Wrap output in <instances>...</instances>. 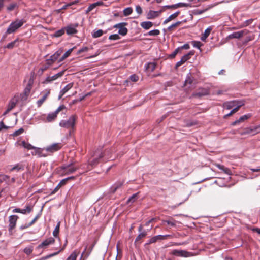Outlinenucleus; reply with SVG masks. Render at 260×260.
Segmentation results:
<instances>
[{
    "mask_svg": "<svg viewBox=\"0 0 260 260\" xmlns=\"http://www.w3.org/2000/svg\"><path fill=\"white\" fill-rule=\"evenodd\" d=\"M60 53H59L58 51L56 52L55 53H54L53 55H52L50 57V59L48 60V63L49 64V65H51L52 62L55 61L57 59Z\"/></svg>",
    "mask_w": 260,
    "mask_h": 260,
    "instance_id": "c756f323",
    "label": "nucleus"
},
{
    "mask_svg": "<svg viewBox=\"0 0 260 260\" xmlns=\"http://www.w3.org/2000/svg\"><path fill=\"white\" fill-rule=\"evenodd\" d=\"M64 33V29H61L60 30H57L55 32L53 35L54 37H59L61 36Z\"/></svg>",
    "mask_w": 260,
    "mask_h": 260,
    "instance_id": "37998d69",
    "label": "nucleus"
},
{
    "mask_svg": "<svg viewBox=\"0 0 260 260\" xmlns=\"http://www.w3.org/2000/svg\"><path fill=\"white\" fill-rule=\"evenodd\" d=\"M9 179V176L6 175H0V183L4 181H7Z\"/></svg>",
    "mask_w": 260,
    "mask_h": 260,
    "instance_id": "de8ad7c7",
    "label": "nucleus"
},
{
    "mask_svg": "<svg viewBox=\"0 0 260 260\" xmlns=\"http://www.w3.org/2000/svg\"><path fill=\"white\" fill-rule=\"evenodd\" d=\"M238 102L233 101L226 104V106L228 109H231L233 107L237 106Z\"/></svg>",
    "mask_w": 260,
    "mask_h": 260,
    "instance_id": "79ce46f5",
    "label": "nucleus"
},
{
    "mask_svg": "<svg viewBox=\"0 0 260 260\" xmlns=\"http://www.w3.org/2000/svg\"><path fill=\"white\" fill-rule=\"evenodd\" d=\"M129 79L133 82H136L139 79V77L135 74H133L129 77Z\"/></svg>",
    "mask_w": 260,
    "mask_h": 260,
    "instance_id": "6e6d98bb",
    "label": "nucleus"
},
{
    "mask_svg": "<svg viewBox=\"0 0 260 260\" xmlns=\"http://www.w3.org/2000/svg\"><path fill=\"white\" fill-rule=\"evenodd\" d=\"M95 8V4H91L87 8V9L86 11V13H88L89 12H90L91 10H92L93 9Z\"/></svg>",
    "mask_w": 260,
    "mask_h": 260,
    "instance_id": "bf43d9fd",
    "label": "nucleus"
},
{
    "mask_svg": "<svg viewBox=\"0 0 260 260\" xmlns=\"http://www.w3.org/2000/svg\"><path fill=\"white\" fill-rule=\"evenodd\" d=\"M247 31L246 30H241L240 31L234 32L230 35H229L226 39H239L241 37H243L244 35H246Z\"/></svg>",
    "mask_w": 260,
    "mask_h": 260,
    "instance_id": "6e6552de",
    "label": "nucleus"
},
{
    "mask_svg": "<svg viewBox=\"0 0 260 260\" xmlns=\"http://www.w3.org/2000/svg\"><path fill=\"white\" fill-rule=\"evenodd\" d=\"M66 245H64V247ZM64 247H62L61 248H59V249L57 250L56 251H55L53 253H50L49 254H48L47 255H46L45 256H44L43 257V259H48L49 258H50L53 256H55L56 255H57V254H58L61 250H62L63 249Z\"/></svg>",
    "mask_w": 260,
    "mask_h": 260,
    "instance_id": "473e14b6",
    "label": "nucleus"
},
{
    "mask_svg": "<svg viewBox=\"0 0 260 260\" xmlns=\"http://www.w3.org/2000/svg\"><path fill=\"white\" fill-rule=\"evenodd\" d=\"M91 246V245H89ZM93 248V246H87L85 248L84 250L82 252L80 260H85L90 254L91 251Z\"/></svg>",
    "mask_w": 260,
    "mask_h": 260,
    "instance_id": "dca6fc26",
    "label": "nucleus"
},
{
    "mask_svg": "<svg viewBox=\"0 0 260 260\" xmlns=\"http://www.w3.org/2000/svg\"><path fill=\"white\" fill-rule=\"evenodd\" d=\"M60 169L62 171V174L63 175H68L75 172L78 168L73 166L72 163L69 165H64L60 167Z\"/></svg>",
    "mask_w": 260,
    "mask_h": 260,
    "instance_id": "39448f33",
    "label": "nucleus"
},
{
    "mask_svg": "<svg viewBox=\"0 0 260 260\" xmlns=\"http://www.w3.org/2000/svg\"><path fill=\"white\" fill-rule=\"evenodd\" d=\"M80 253V252L79 250H75L66 260H76L77 256L79 255Z\"/></svg>",
    "mask_w": 260,
    "mask_h": 260,
    "instance_id": "412c9836",
    "label": "nucleus"
},
{
    "mask_svg": "<svg viewBox=\"0 0 260 260\" xmlns=\"http://www.w3.org/2000/svg\"><path fill=\"white\" fill-rule=\"evenodd\" d=\"M65 109H66L65 106L63 105H61L55 110V111L54 112L57 115V114H58V113L59 112L62 111L63 110H64Z\"/></svg>",
    "mask_w": 260,
    "mask_h": 260,
    "instance_id": "864d4df0",
    "label": "nucleus"
},
{
    "mask_svg": "<svg viewBox=\"0 0 260 260\" xmlns=\"http://www.w3.org/2000/svg\"><path fill=\"white\" fill-rule=\"evenodd\" d=\"M88 50V48L87 47H84L82 48H81L80 50H78L77 54H80L84 52H86Z\"/></svg>",
    "mask_w": 260,
    "mask_h": 260,
    "instance_id": "69168bd1",
    "label": "nucleus"
},
{
    "mask_svg": "<svg viewBox=\"0 0 260 260\" xmlns=\"http://www.w3.org/2000/svg\"><path fill=\"white\" fill-rule=\"evenodd\" d=\"M24 22L23 20H17L12 22L6 30V35L3 36V39H5L7 35L13 33L15 31H16L18 28H19L23 25Z\"/></svg>",
    "mask_w": 260,
    "mask_h": 260,
    "instance_id": "f03ea898",
    "label": "nucleus"
},
{
    "mask_svg": "<svg viewBox=\"0 0 260 260\" xmlns=\"http://www.w3.org/2000/svg\"><path fill=\"white\" fill-rule=\"evenodd\" d=\"M50 93V89H46L42 92V94H43L42 97L37 102L38 107H40L43 104Z\"/></svg>",
    "mask_w": 260,
    "mask_h": 260,
    "instance_id": "ddd939ff",
    "label": "nucleus"
},
{
    "mask_svg": "<svg viewBox=\"0 0 260 260\" xmlns=\"http://www.w3.org/2000/svg\"><path fill=\"white\" fill-rule=\"evenodd\" d=\"M140 25L144 29H149L153 26V23L150 21H144L142 22Z\"/></svg>",
    "mask_w": 260,
    "mask_h": 260,
    "instance_id": "b1692460",
    "label": "nucleus"
},
{
    "mask_svg": "<svg viewBox=\"0 0 260 260\" xmlns=\"http://www.w3.org/2000/svg\"><path fill=\"white\" fill-rule=\"evenodd\" d=\"M180 50V48H178L175 50V51L170 55L171 58L174 57Z\"/></svg>",
    "mask_w": 260,
    "mask_h": 260,
    "instance_id": "338daca9",
    "label": "nucleus"
},
{
    "mask_svg": "<svg viewBox=\"0 0 260 260\" xmlns=\"http://www.w3.org/2000/svg\"><path fill=\"white\" fill-rule=\"evenodd\" d=\"M190 7V4L189 3H179L174 5V7L175 9L178 8L179 7Z\"/></svg>",
    "mask_w": 260,
    "mask_h": 260,
    "instance_id": "4c0bfd02",
    "label": "nucleus"
},
{
    "mask_svg": "<svg viewBox=\"0 0 260 260\" xmlns=\"http://www.w3.org/2000/svg\"><path fill=\"white\" fill-rule=\"evenodd\" d=\"M194 78H192L190 75V74H189L187 78L185 81L184 85L187 86L188 85H191L194 82Z\"/></svg>",
    "mask_w": 260,
    "mask_h": 260,
    "instance_id": "c85d7f7f",
    "label": "nucleus"
},
{
    "mask_svg": "<svg viewBox=\"0 0 260 260\" xmlns=\"http://www.w3.org/2000/svg\"><path fill=\"white\" fill-rule=\"evenodd\" d=\"M160 15V12L150 10L147 14V18L148 19H154L158 17Z\"/></svg>",
    "mask_w": 260,
    "mask_h": 260,
    "instance_id": "6ab92c4d",
    "label": "nucleus"
},
{
    "mask_svg": "<svg viewBox=\"0 0 260 260\" xmlns=\"http://www.w3.org/2000/svg\"><path fill=\"white\" fill-rule=\"evenodd\" d=\"M17 103V99L13 98L9 102L7 108L9 109L10 110H12L16 106Z\"/></svg>",
    "mask_w": 260,
    "mask_h": 260,
    "instance_id": "2f4dec72",
    "label": "nucleus"
},
{
    "mask_svg": "<svg viewBox=\"0 0 260 260\" xmlns=\"http://www.w3.org/2000/svg\"><path fill=\"white\" fill-rule=\"evenodd\" d=\"M192 247L191 248L193 250L192 251H187L182 250H174L172 251V253L173 255L180 257H188L196 255L199 253L200 251L203 250V249L201 248H200L199 250L197 249L198 248V245H192Z\"/></svg>",
    "mask_w": 260,
    "mask_h": 260,
    "instance_id": "f257e3e1",
    "label": "nucleus"
},
{
    "mask_svg": "<svg viewBox=\"0 0 260 260\" xmlns=\"http://www.w3.org/2000/svg\"><path fill=\"white\" fill-rule=\"evenodd\" d=\"M136 11L139 15L141 14L143 12L142 9L139 5H137L136 6Z\"/></svg>",
    "mask_w": 260,
    "mask_h": 260,
    "instance_id": "052dcab7",
    "label": "nucleus"
},
{
    "mask_svg": "<svg viewBox=\"0 0 260 260\" xmlns=\"http://www.w3.org/2000/svg\"><path fill=\"white\" fill-rule=\"evenodd\" d=\"M153 228V225H151L149 228L144 229L142 224H140L138 228L139 234L137 236L135 239L136 243L142 242L141 240L144 238L147 235L148 232L150 231Z\"/></svg>",
    "mask_w": 260,
    "mask_h": 260,
    "instance_id": "7ed1b4c3",
    "label": "nucleus"
},
{
    "mask_svg": "<svg viewBox=\"0 0 260 260\" xmlns=\"http://www.w3.org/2000/svg\"><path fill=\"white\" fill-rule=\"evenodd\" d=\"M62 145L61 143H54L51 145L50 146L47 147L45 148V150H46V151L53 153L54 152L59 150L62 147Z\"/></svg>",
    "mask_w": 260,
    "mask_h": 260,
    "instance_id": "1a4fd4ad",
    "label": "nucleus"
},
{
    "mask_svg": "<svg viewBox=\"0 0 260 260\" xmlns=\"http://www.w3.org/2000/svg\"><path fill=\"white\" fill-rule=\"evenodd\" d=\"M18 218V217L17 215H11L10 216H9V231L10 232H11L12 231L15 227L16 222H17Z\"/></svg>",
    "mask_w": 260,
    "mask_h": 260,
    "instance_id": "9d476101",
    "label": "nucleus"
},
{
    "mask_svg": "<svg viewBox=\"0 0 260 260\" xmlns=\"http://www.w3.org/2000/svg\"><path fill=\"white\" fill-rule=\"evenodd\" d=\"M179 14V12H176L175 13H174V14L171 15L168 18H167L164 22V24H167V23H168L169 22H170V21L174 19L175 18H176L178 16V15Z\"/></svg>",
    "mask_w": 260,
    "mask_h": 260,
    "instance_id": "5701e85b",
    "label": "nucleus"
},
{
    "mask_svg": "<svg viewBox=\"0 0 260 260\" xmlns=\"http://www.w3.org/2000/svg\"><path fill=\"white\" fill-rule=\"evenodd\" d=\"M74 47L71 49H70L67 51H66L64 54L63 55V59H65L68 57L71 53L72 51L73 50Z\"/></svg>",
    "mask_w": 260,
    "mask_h": 260,
    "instance_id": "603ef678",
    "label": "nucleus"
},
{
    "mask_svg": "<svg viewBox=\"0 0 260 260\" xmlns=\"http://www.w3.org/2000/svg\"><path fill=\"white\" fill-rule=\"evenodd\" d=\"M78 24H76L75 26L72 25L68 26L66 28V32L68 35H73L74 34H76L77 32V30L76 29V27L78 26Z\"/></svg>",
    "mask_w": 260,
    "mask_h": 260,
    "instance_id": "aec40b11",
    "label": "nucleus"
},
{
    "mask_svg": "<svg viewBox=\"0 0 260 260\" xmlns=\"http://www.w3.org/2000/svg\"><path fill=\"white\" fill-rule=\"evenodd\" d=\"M17 41H18L17 40H15L14 41L9 43L6 46V48L9 49L13 48L16 46V44L17 42Z\"/></svg>",
    "mask_w": 260,
    "mask_h": 260,
    "instance_id": "c03bdc74",
    "label": "nucleus"
},
{
    "mask_svg": "<svg viewBox=\"0 0 260 260\" xmlns=\"http://www.w3.org/2000/svg\"><path fill=\"white\" fill-rule=\"evenodd\" d=\"M252 231L256 233L258 235H260V229L258 228H254L252 229Z\"/></svg>",
    "mask_w": 260,
    "mask_h": 260,
    "instance_id": "774afa93",
    "label": "nucleus"
},
{
    "mask_svg": "<svg viewBox=\"0 0 260 260\" xmlns=\"http://www.w3.org/2000/svg\"><path fill=\"white\" fill-rule=\"evenodd\" d=\"M24 132V129L22 128L19 129L18 130L16 131L14 134L13 136H17L20 134H21Z\"/></svg>",
    "mask_w": 260,
    "mask_h": 260,
    "instance_id": "13d9d810",
    "label": "nucleus"
},
{
    "mask_svg": "<svg viewBox=\"0 0 260 260\" xmlns=\"http://www.w3.org/2000/svg\"><path fill=\"white\" fill-rule=\"evenodd\" d=\"M212 30V28L211 27H208L204 31V34L201 37V39L202 41H205L206 38L209 36L211 31Z\"/></svg>",
    "mask_w": 260,
    "mask_h": 260,
    "instance_id": "393cba45",
    "label": "nucleus"
},
{
    "mask_svg": "<svg viewBox=\"0 0 260 260\" xmlns=\"http://www.w3.org/2000/svg\"><path fill=\"white\" fill-rule=\"evenodd\" d=\"M123 182H117L114 184L111 188V192L114 193L117 189L123 185Z\"/></svg>",
    "mask_w": 260,
    "mask_h": 260,
    "instance_id": "cd10ccee",
    "label": "nucleus"
},
{
    "mask_svg": "<svg viewBox=\"0 0 260 260\" xmlns=\"http://www.w3.org/2000/svg\"><path fill=\"white\" fill-rule=\"evenodd\" d=\"M120 39V37L118 34L111 35L109 37V39L111 40H117Z\"/></svg>",
    "mask_w": 260,
    "mask_h": 260,
    "instance_id": "09e8293b",
    "label": "nucleus"
},
{
    "mask_svg": "<svg viewBox=\"0 0 260 260\" xmlns=\"http://www.w3.org/2000/svg\"><path fill=\"white\" fill-rule=\"evenodd\" d=\"M209 94V91L206 88H199L196 92L192 94V96L200 98Z\"/></svg>",
    "mask_w": 260,
    "mask_h": 260,
    "instance_id": "9b49d317",
    "label": "nucleus"
},
{
    "mask_svg": "<svg viewBox=\"0 0 260 260\" xmlns=\"http://www.w3.org/2000/svg\"><path fill=\"white\" fill-rule=\"evenodd\" d=\"M127 24L126 23L121 22L115 24L113 27L118 29V34L122 36H125L127 33V29L125 27Z\"/></svg>",
    "mask_w": 260,
    "mask_h": 260,
    "instance_id": "423d86ee",
    "label": "nucleus"
},
{
    "mask_svg": "<svg viewBox=\"0 0 260 260\" xmlns=\"http://www.w3.org/2000/svg\"><path fill=\"white\" fill-rule=\"evenodd\" d=\"M32 251V247L28 246L24 248V252L27 255L30 254Z\"/></svg>",
    "mask_w": 260,
    "mask_h": 260,
    "instance_id": "8fccbe9b",
    "label": "nucleus"
},
{
    "mask_svg": "<svg viewBox=\"0 0 260 260\" xmlns=\"http://www.w3.org/2000/svg\"><path fill=\"white\" fill-rule=\"evenodd\" d=\"M97 153H98L97 155H96L95 154H94V156H96V157H95L90 162V165L92 166V167H94L98 163H99V160L101 158H102L103 156H104V155L102 153V152H96Z\"/></svg>",
    "mask_w": 260,
    "mask_h": 260,
    "instance_id": "f3484780",
    "label": "nucleus"
},
{
    "mask_svg": "<svg viewBox=\"0 0 260 260\" xmlns=\"http://www.w3.org/2000/svg\"><path fill=\"white\" fill-rule=\"evenodd\" d=\"M21 145H22L23 147H24V148H25L28 150H31V149H33L35 148L31 144H30L28 143H26L25 141H22L21 142Z\"/></svg>",
    "mask_w": 260,
    "mask_h": 260,
    "instance_id": "ea45409f",
    "label": "nucleus"
},
{
    "mask_svg": "<svg viewBox=\"0 0 260 260\" xmlns=\"http://www.w3.org/2000/svg\"><path fill=\"white\" fill-rule=\"evenodd\" d=\"M193 54H194V52L193 51H190L187 54H186L184 55V56H183L182 57L181 60L176 63V67H179L181 65H182V64H183L187 60L189 59L190 57L191 56H192Z\"/></svg>",
    "mask_w": 260,
    "mask_h": 260,
    "instance_id": "4468645a",
    "label": "nucleus"
},
{
    "mask_svg": "<svg viewBox=\"0 0 260 260\" xmlns=\"http://www.w3.org/2000/svg\"><path fill=\"white\" fill-rule=\"evenodd\" d=\"M176 221L173 219V218H171L169 220H162V224H165V223H167L168 225H170V226H175L176 224Z\"/></svg>",
    "mask_w": 260,
    "mask_h": 260,
    "instance_id": "7c9ffc66",
    "label": "nucleus"
},
{
    "mask_svg": "<svg viewBox=\"0 0 260 260\" xmlns=\"http://www.w3.org/2000/svg\"><path fill=\"white\" fill-rule=\"evenodd\" d=\"M133 12V9L131 7H127L124 9L123 15L125 16L129 15Z\"/></svg>",
    "mask_w": 260,
    "mask_h": 260,
    "instance_id": "a19ab883",
    "label": "nucleus"
},
{
    "mask_svg": "<svg viewBox=\"0 0 260 260\" xmlns=\"http://www.w3.org/2000/svg\"><path fill=\"white\" fill-rule=\"evenodd\" d=\"M169 237H170V235H157L150 238L149 243H148L147 244H152L156 242L160 243L162 242L163 240L166 239L167 238Z\"/></svg>",
    "mask_w": 260,
    "mask_h": 260,
    "instance_id": "0eeeda50",
    "label": "nucleus"
},
{
    "mask_svg": "<svg viewBox=\"0 0 260 260\" xmlns=\"http://www.w3.org/2000/svg\"><path fill=\"white\" fill-rule=\"evenodd\" d=\"M36 219H33L29 224H28L27 225H26L25 226H21V229H24L25 228H27L30 226H31V225H32L35 222H36Z\"/></svg>",
    "mask_w": 260,
    "mask_h": 260,
    "instance_id": "e2e57ef3",
    "label": "nucleus"
},
{
    "mask_svg": "<svg viewBox=\"0 0 260 260\" xmlns=\"http://www.w3.org/2000/svg\"><path fill=\"white\" fill-rule=\"evenodd\" d=\"M103 34V31L102 29H99L95 31L92 34V37L94 38H96L102 36Z\"/></svg>",
    "mask_w": 260,
    "mask_h": 260,
    "instance_id": "58836bf2",
    "label": "nucleus"
},
{
    "mask_svg": "<svg viewBox=\"0 0 260 260\" xmlns=\"http://www.w3.org/2000/svg\"><path fill=\"white\" fill-rule=\"evenodd\" d=\"M145 67L146 70L152 72L156 68V63L154 62H149L145 66Z\"/></svg>",
    "mask_w": 260,
    "mask_h": 260,
    "instance_id": "72a5a7b5",
    "label": "nucleus"
},
{
    "mask_svg": "<svg viewBox=\"0 0 260 260\" xmlns=\"http://www.w3.org/2000/svg\"><path fill=\"white\" fill-rule=\"evenodd\" d=\"M36 219H33L29 224H28L27 225H26L25 226H21V229H24L25 228H27L30 226H31V225H32L35 222H36Z\"/></svg>",
    "mask_w": 260,
    "mask_h": 260,
    "instance_id": "680f3d73",
    "label": "nucleus"
},
{
    "mask_svg": "<svg viewBox=\"0 0 260 260\" xmlns=\"http://www.w3.org/2000/svg\"><path fill=\"white\" fill-rule=\"evenodd\" d=\"M260 128V125L254 127L253 128H249L246 129L245 132V134H251L252 135H255L257 134L258 132H257V129Z\"/></svg>",
    "mask_w": 260,
    "mask_h": 260,
    "instance_id": "4be33fe9",
    "label": "nucleus"
},
{
    "mask_svg": "<svg viewBox=\"0 0 260 260\" xmlns=\"http://www.w3.org/2000/svg\"><path fill=\"white\" fill-rule=\"evenodd\" d=\"M59 241V238L56 239V238H50L45 241L42 243V244H52L55 242H58Z\"/></svg>",
    "mask_w": 260,
    "mask_h": 260,
    "instance_id": "c9c22d12",
    "label": "nucleus"
},
{
    "mask_svg": "<svg viewBox=\"0 0 260 260\" xmlns=\"http://www.w3.org/2000/svg\"><path fill=\"white\" fill-rule=\"evenodd\" d=\"M181 24V22L180 21H178V22H177L173 24H172L171 25H170L168 28V29L169 30H172V29H173L174 28H175L176 27H177L178 26H179L180 24Z\"/></svg>",
    "mask_w": 260,
    "mask_h": 260,
    "instance_id": "49530a36",
    "label": "nucleus"
},
{
    "mask_svg": "<svg viewBox=\"0 0 260 260\" xmlns=\"http://www.w3.org/2000/svg\"><path fill=\"white\" fill-rule=\"evenodd\" d=\"M65 109H66L65 106L63 105H61L55 110V111L54 112L57 115V114H58V113L59 112L62 111L63 110H64Z\"/></svg>",
    "mask_w": 260,
    "mask_h": 260,
    "instance_id": "5fc2aeb1",
    "label": "nucleus"
},
{
    "mask_svg": "<svg viewBox=\"0 0 260 260\" xmlns=\"http://www.w3.org/2000/svg\"><path fill=\"white\" fill-rule=\"evenodd\" d=\"M60 224V222H58L53 232V235L54 237L55 238H56V239H58V235L59 232Z\"/></svg>",
    "mask_w": 260,
    "mask_h": 260,
    "instance_id": "f704fd0d",
    "label": "nucleus"
},
{
    "mask_svg": "<svg viewBox=\"0 0 260 260\" xmlns=\"http://www.w3.org/2000/svg\"><path fill=\"white\" fill-rule=\"evenodd\" d=\"M73 86V83H70L67 84L59 92V94L58 96V99L60 100L61 99L62 96L68 91Z\"/></svg>",
    "mask_w": 260,
    "mask_h": 260,
    "instance_id": "a211bd4d",
    "label": "nucleus"
},
{
    "mask_svg": "<svg viewBox=\"0 0 260 260\" xmlns=\"http://www.w3.org/2000/svg\"><path fill=\"white\" fill-rule=\"evenodd\" d=\"M160 34V31L158 29H154L148 32V34L150 36H158Z\"/></svg>",
    "mask_w": 260,
    "mask_h": 260,
    "instance_id": "a18cd8bd",
    "label": "nucleus"
},
{
    "mask_svg": "<svg viewBox=\"0 0 260 260\" xmlns=\"http://www.w3.org/2000/svg\"><path fill=\"white\" fill-rule=\"evenodd\" d=\"M49 64H48V66H45V67L41 68L39 71H38V73L40 74V75L42 74V73H43V72L44 71H45L46 70H47L49 66Z\"/></svg>",
    "mask_w": 260,
    "mask_h": 260,
    "instance_id": "0e129e2a",
    "label": "nucleus"
},
{
    "mask_svg": "<svg viewBox=\"0 0 260 260\" xmlns=\"http://www.w3.org/2000/svg\"><path fill=\"white\" fill-rule=\"evenodd\" d=\"M77 117L75 115H72L68 120H61L59 123L61 127L66 128H74Z\"/></svg>",
    "mask_w": 260,
    "mask_h": 260,
    "instance_id": "20e7f679",
    "label": "nucleus"
},
{
    "mask_svg": "<svg viewBox=\"0 0 260 260\" xmlns=\"http://www.w3.org/2000/svg\"><path fill=\"white\" fill-rule=\"evenodd\" d=\"M192 44L194 47L200 48L202 46V43L199 41H193L192 42Z\"/></svg>",
    "mask_w": 260,
    "mask_h": 260,
    "instance_id": "4d7b16f0",
    "label": "nucleus"
},
{
    "mask_svg": "<svg viewBox=\"0 0 260 260\" xmlns=\"http://www.w3.org/2000/svg\"><path fill=\"white\" fill-rule=\"evenodd\" d=\"M248 117H248V115H243L241 117H240L239 119H238V120L235 121L234 122H233L232 123V125L234 126V125H236L237 124H238L240 123H241V122L244 121V120L247 119L248 118Z\"/></svg>",
    "mask_w": 260,
    "mask_h": 260,
    "instance_id": "a878e982",
    "label": "nucleus"
},
{
    "mask_svg": "<svg viewBox=\"0 0 260 260\" xmlns=\"http://www.w3.org/2000/svg\"><path fill=\"white\" fill-rule=\"evenodd\" d=\"M64 73V71H61L52 76H48L46 79L43 82L44 84L49 83L54 80H56L59 77H61Z\"/></svg>",
    "mask_w": 260,
    "mask_h": 260,
    "instance_id": "2eb2a0df",
    "label": "nucleus"
},
{
    "mask_svg": "<svg viewBox=\"0 0 260 260\" xmlns=\"http://www.w3.org/2000/svg\"><path fill=\"white\" fill-rule=\"evenodd\" d=\"M243 105V103H242V102H240L239 104H238V105L236 106V107H235V108H234L231 112L230 113L228 114L227 115H225V116H231V115H232L233 114L235 113V112H236L237 111H238V110H239V108Z\"/></svg>",
    "mask_w": 260,
    "mask_h": 260,
    "instance_id": "e433bc0d",
    "label": "nucleus"
},
{
    "mask_svg": "<svg viewBox=\"0 0 260 260\" xmlns=\"http://www.w3.org/2000/svg\"><path fill=\"white\" fill-rule=\"evenodd\" d=\"M138 193L133 194L128 199V202L133 203L135 202L136 199L137 198Z\"/></svg>",
    "mask_w": 260,
    "mask_h": 260,
    "instance_id": "3c124183",
    "label": "nucleus"
},
{
    "mask_svg": "<svg viewBox=\"0 0 260 260\" xmlns=\"http://www.w3.org/2000/svg\"><path fill=\"white\" fill-rule=\"evenodd\" d=\"M57 117V115L54 112L52 113H49L46 118V121L50 122L54 121Z\"/></svg>",
    "mask_w": 260,
    "mask_h": 260,
    "instance_id": "bb28decb",
    "label": "nucleus"
},
{
    "mask_svg": "<svg viewBox=\"0 0 260 260\" xmlns=\"http://www.w3.org/2000/svg\"><path fill=\"white\" fill-rule=\"evenodd\" d=\"M32 206L31 205H27L25 209H20L19 208H15L13 210L14 213H21L23 214L29 213L32 210Z\"/></svg>",
    "mask_w": 260,
    "mask_h": 260,
    "instance_id": "f8f14e48",
    "label": "nucleus"
}]
</instances>
